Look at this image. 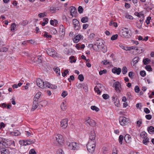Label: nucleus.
Returning a JSON list of instances; mask_svg holds the SVG:
<instances>
[{"mask_svg":"<svg viewBox=\"0 0 154 154\" xmlns=\"http://www.w3.org/2000/svg\"><path fill=\"white\" fill-rule=\"evenodd\" d=\"M95 141L89 140L87 144V149L89 152L92 153L94 152L95 147Z\"/></svg>","mask_w":154,"mask_h":154,"instance_id":"nucleus-1","label":"nucleus"},{"mask_svg":"<svg viewBox=\"0 0 154 154\" xmlns=\"http://www.w3.org/2000/svg\"><path fill=\"white\" fill-rule=\"evenodd\" d=\"M97 41L99 42L94 44L93 49L96 51H98L101 49V46L102 45V42H101L102 40L101 39H100V40H97Z\"/></svg>","mask_w":154,"mask_h":154,"instance_id":"nucleus-2","label":"nucleus"},{"mask_svg":"<svg viewBox=\"0 0 154 154\" xmlns=\"http://www.w3.org/2000/svg\"><path fill=\"white\" fill-rule=\"evenodd\" d=\"M86 124L87 125H89L92 127H95L96 125V122L92 119L90 118L89 117L86 118L85 119Z\"/></svg>","mask_w":154,"mask_h":154,"instance_id":"nucleus-3","label":"nucleus"},{"mask_svg":"<svg viewBox=\"0 0 154 154\" xmlns=\"http://www.w3.org/2000/svg\"><path fill=\"white\" fill-rule=\"evenodd\" d=\"M47 52L49 55L53 57H55L57 56V53L53 49L48 48L47 50Z\"/></svg>","mask_w":154,"mask_h":154,"instance_id":"nucleus-4","label":"nucleus"},{"mask_svg":"<svg viewBox=\"0 0 154 154\" xmlns=\"http://www.w3.org/2000/svg\"><path fill=\"white\" fill-rule=\"evenodd\" d=\"M126 30L123 31L121 33V36L125 38H129L131 37L130 33L129 32V30L128 28H125Z\"/></svg>","mask_w":154,"mask_h":154,"instance_id":"nucleus-5","label":"nucleus"},{"mask_svg":"<svg viewBox=\"0 0 154 154\" xmlns=\"http://www.w3.org/2000/svg\"><path fill=\"white\" fill-rule=\"evenodd\" d=\"M113 87L115 88V90L117 92H120L122 87L121 85L119 82H116L113 83Z\"/></svg>","mask_w":154,"mask_h":154,"instance_id":"nucleus-6","label":"nucleus"},{"mask_svg":"<svg viewBox=\"0 0 154 154\" xmlns=\"http://www.w3.org/2000/svg\"><path fill=\"white\" fill-rule=\"evenodd\" d=\"M112 100L114 101V103L116 106L117 107L119 106V101L116 95H115L112 96Z\"/></svg>","mask_w":154,"mask_h":154,"instance_id":"nucleus-7","label":"nucleus"},{"mask_svg":"<svg viewBox=\"0 0 154 154\" xmlns=\"http://www.w3.org/2000/svg\"><path fill=\"white\" fill-rule=\"evenodd\" d=\"M79 145L78 144L75 142H72L69 144V148L70 149H77L79 147Z\"/></svg>","mask_w":154,"mask_h":154,"instance_id":"nucleus-8","label":"nucleus"},{"mask_svg":"<svg viewBox=\"0 0 154 154\" xmlns=\"http://www.w3.org/2000/svg\"><path fill=\"white\" fill-rule=\"evenodd\" d=\"M127 118L124 116H120L119 118V123L122 126H125L127 122Z\"/></svg>","mask_w":154,"mask_h":154,"instance_id":"nucleus-9","label":"nucleus"},{"mask_svg":"<svg viewBox=\"0 0 154 154\" xmlns=\"http://www.w3.org/2000/svg\"><path fill=\"white\" fill-rule=\"evenodd\" d=\"M68 120L67 119H63L61 122L60 126L63 129L66 128L68 125Z\"/></svg>","mask_w":154,"mask_h":154,"instance_id":"nucleus-10","label":"nucleus"},{"mask_svg":"<svg viewBox=\"0 0 154 154\" xmlns=\"http://www.w3.org/2000/svg\"><path fill=\"white\" fill-rule=\"evenodd\" d=\"M37 85L39 87L42 88H44V83L40 79H38L36 80Z\"/></svg>","mask_w":154,"mask_h":154,"instance_id":"nucleus-11","label":"nucleus"},{"mask_svg":"<svg viewBox=\"0 0 154 154\" xmlns=\"http://www.w3.org/2000/svg\"><path fill=\"white\" fill-rule=\"evenodd\" d=\"M56 138V140L59 144H61L62 143H63L64 140L62 135L59 134H58Z\"/></svg>","mask_w":154,"mask_h":154,"instance_id":"nucleus-12","label":"nucleus"},{"mask_svg":"<svg viewBox=\"0 0 154 154\" xmlns=\"http://www.w3.org/2000/svg\"><path fill=\"white\" fill-rule=\"evenodd\" d=\"M70 15L72 16V17H70L72 18L73 16L75 17V15H75L77 13L76 9L74 7L72 6L70 9Z\"/></svg>","mask_w":154,"mask_h":154,"instance_id":"nucleus-13","label":"nucleus"},{"mask_svg":"<svg viewBox=\"0 0 154 154\" xmlns=\"http://www.w3.org/2000/svg\"><path fill=\"white\" fill-rule=\"evenodd\" d=\"M11 140L9 139H5L4 141H3L2 144L5 146L6 148H8V147L11 146Z\"/></svg>","mask_w":154,"mask_h":154,"instance_id":"nucleus-14","label":"nucleus"},{"mask_svg":"<svg viewBox=\"0 0 154 154\" xmlns=\"http://www.w3.org/2000/svg\"><path fill=\"white\" fill-rule=\"evenodd\" d=\"M112 72L114 74L116 73L117 75H119L121 72V69L120 68H117L116 67H114L112 69Z\"/></svg>","mask_w":154,"mask_h":154,"instance_id":"nucleus-15","label":"nucleus"},{"mask_svg":"<svg viewBox=\"0 0 154 154\" xmlns=\"http://www.w3.org/2000/svg\"><path fill=\"white\" fill-rule=\"evenodd\" d=\"M96 137L95 134L94 130L91 131L90 134V140L92 141H95Z\"/></svg>","mask_w":154,"mask_h":154,"instance_id":"nucleus-16","label":"nucleus"},{"mask_svg":"<svg viewBox=\"0 0 154 154\" xmlns=\"http://www.w3.org/2000/svg\"><path fill=\"white\" fill-rule=\"evenodd\" d=\"M35 142V140H28L26 141H24L23 145L26 146L27 145H30L34 143Z\"/></svg>","mask_w":154,"mask_h":154,"instance_id":"nucleus-17","label":"nucleus"},{"mask_svg":"<svg viewBox=\"0 0 154 154\" xmlns=\"http://www.w3.org/2000/svg\"><path fill=\"white\" fill-rule=\"evenodd\" d=\"M60 34L61 35V36L63 37L65 34V31L64 29L63 25L60 26V28L59 31Z\"/></svg>","mask_w":154,"mask_h":154,"instance_id":"nucleus-18","label":"nucleus"},{"mask_svg":"<svg viewBox=\"0 0 154 154\" xmlns=\"http://www.w3.org/2000/svg\"><path fill=\"white\" fill-rule=\"evenodd\" d=\"M125 140L127 143H129L131 141V138L128 134H126L125 137Z\"/></svg>","mask_w":154,"mask_h":154,"instance_id":"nucleus-19","label":"nucleus"},{"mask_svg":"<svg viewBox=\"0 0 154 154\" xmlns=\"http://www.w3.org/2000/svg\"><path fill=\"white\" fill-rule=\"evenodd\" d=\"M54 70L57 74V76H58L60 75V70L59 67L55 66L54 68Z\"/></svg>","mask_w":154,"mask_h":154,"instance_id":"nucleus-20","label":"nucleus"},{"mask_svg":"<svg viewBox=\"0 0 154 154\" xmlns=\"http://www.w3.org/2000/svg\"><path fill=\"white\" fill-rule=\"evenodd\" d=\"M81 35H77L74 39L73 41L75 43H77L81 38Z\"/></svg>","mask_w":154,"mask_h":154,"instance_id":"nucleus-21","label":"nucleus"},{"mask_svg":"<svg viewBox=\"0 0 154 154\" xmlns=\"http://www.w3.org/2000/svg\"><path fill=\"white\" fill-rule=\"evenodd\" d=\"M147 130L149 133L151 134V133L154 134V127L152 126L149 127L147 128Z\"/></svg>","mask_w":154,"mask_h":154,"instance_id":"nucleus-22","label":"nucleus"},{"mask_svg":"<svg viewBox=\"0 0 154 154\" xmlns=\"http://www.w3.org/2000/svg\"><path fill=\"white\" fill-rule=\"evenodd\" d=\"M102 51L103 53H106L107 51V48L102 43V45L101 46V49H100Z\"/></svg>","mask_w":154,"mask_h":154,"instance_id":"nucleus-23","label":"nucleus"},{"mask_svg":"<svg viewBox=\"0 0 154 154\" xmlns=\"http://www.w3.org/2000/svg\"><path fill=\"white\" fill-rule=\"evenodd\" d=\"M89 21V18L88 17L85 16L83 17L81 19V22L83 23H85Z\"/></svg>","mask_w":154,"mask_h":154,"instance_id":"nucleus-24","label":"nucleus"},{"mask_svg":"<svg viewBox=\"0 0 154 154\" xmlns=\"http://www.w3.org/2000/svg\"><path fill=\"white\" fill-rule=\"evenodd\" d=\"M11 134L12 135L15 136L19 135L20 134V132L18 130H15L14 131H12L11 132Z\"/></svg>","mask_w":154,"mask_h":154,"instance_id":"nucleus-25","label":"nucleus"},{"mask_svg":"<svg viewBox=\"0 0 154 154\" xmlns=\"http://www.w3.org/2000/svg\"><path fill=\"white\" fill-rule=\"evenodd\" d=\"M73 23L74 25V26L78 25H80L79 22L76 19H74L73 20Z\"/></svg>","mask_w":154,"mask_h":154,"instance_id":"nucleus-26","label":"nucleus"},{"mask_svg":"<svg viewBox=\"0 0 154 154\" xmlns=\"http://www.w3.org/2000/svg\"><path fill=\"white\" fill-rule=\"evenodd\" d=\"M33 103L31 109V111H34L38 107V104L36 103Z\"/></svg>","mask_w":154,"mask_h":154,"instance_id":"nucleus-27","label":"nucleus"},{"mask_svg":"<svg viewBox=\"0 0 154 154\" xmlns=\"http://www.w3.org/2000/svg\"><path fill=\"white\" fill-rule=\"evenodd\" d=\"M147 136V134L145 131H143L140 134V137L143 138H145Z\"/></svg>","mask_w":154,"mask_h":154,"instance_id":"nucleus-28","label":"nucleus"},{"mask_svg":"<svg viewBox=\"0 0 154 154\" xmlns=\"http://www.w3.org/2000/svg\"><path fill=\"white\" fill-rule=\"evenodd\" d=\"M143 62L145 65H147L150 63V60L149 59L146 58L143 60Z\"/></svg>","mask_w":154,"mask_h":154,"instance_id":"nucleus-29","label":"nucleus"},{"mask_svg":"<svg viewBox=\"0 0 154 154\" xmlns=\"http://www.w3.org/2000/svg\"><path fill=\"white\" fill-rule=\"evenodd\" d=\"M75 57L74 56H72L69 57L70 62L72 63H75L76 61V60L74 59Z\"/></svg>","mask_w":154,"mask_h":154,"instance_id":"nucleus-30","label":"nucleus"},{"mask_svg":"<svg viewBox=\"0 0 154 154\" xmlns=\"http://www.w3.org/2000/svg\"><path fill=\"white\" fill-rule=\"evenodd\" d=\"M124 139V136L122 135H120L119 136V143H120L121 144H122V141Z\"/></svg>","mask_w":154,"mask_h":154,"instance_id":"nucleus-31","label":"nucleus"},{"mask_svg":"<svg viewBox=\"0 0 154 154\" xmlns=\"http://www.w3.org/2000/svg\"><path fill=\"white\" fill-rule=\"evenodd\" d=\"M139 58L138 57H135L133 59V62L134 64H136L139 61Z\"/></svg>","mask_w":154,"mask_h":154,"instance_id":"nucleus-32","label":"nucleus"},{"mask_svg":"<svg viewBox=\"0 0 154 154\" xmlns=\"http://www.w3.org/2000/svg\"><path fill=\"white\" fill-rule=\"evenodd\" d=\"M122 74L124 75L127 72V69L126 66H125L122 68Z\"/></svg>","mask_w":154,"mask_h":154,"instance_id":"nucleus-33","label":"nucleus"},{"mask_svg":"<svg viewBox=\"0 0 154 154\" xmlns=\"http://www.w3.org/2000/svg\"><path fill=\"white\" fill-rule=\"evenodd\" d=\"M91 108L92 110H95L97 112H98L99 110V108L95 106H92Z\"/></svg>","mask_w":154,"mask_h":154,"instance_id":"nucleus-34","label":"nucleus"},{"mask_svg":"<svg viewBox=\"0 0 154 154\" xmlns=\"http://www.w3.org/2000/svg\"><path fill=\"white\" fill-rule=\"evenodd\" d=\"M48 88L52 89H55L57 88V86L56 85H53L50 84V85L48 86Z\"/></svg>","mask_w":154,"mask_h":154,"instance_id":"nucleus-35","label":"nucleus"},{"mask_svg":"<svg viewBox=\"0 0 154 154\" xmlns=\"http://www.w3.org/2000/svg\"><path fill=\"white\" fill-rule=\"evenodd\" d=\"M145 69L148 71H152V68L149 65H146L145 66Z\"/></svg>","mask_w":154,"mask_h":154,"instance_id":"nucleus-36","label":"nucleus"},{"mask_svg":"<svg viewBox=\"0 0 154 154\" xmlns=\"http://www.w3.org/2000/svg\"><path fill=\"white\" fill-rule=\"evenodd\" d=\"M78 79L81 81L82 82L84 80V77L82 74L79 75L78 76Z\"/></svg>","mask_w":154,"mask_h":154,"instance_id":"nucleus-37","label":"nucleus"},{"mask_svg":"<svg viewBox=\"0 0 154 154\" xmlns=\"http://www.w3.org/2000/svg\"><path fill=\"white\" fill-rule=\"evenodd\" d=\"M136 48V46H133L131 47H127V49H126L125 50L126 51H130L132 50H134L135 49V48Z\"/></svg>","mask_w":154,"mask_h":154,"instance_id":"nucleus-38","label":"nucleus"},{"mask_svg":"<svg viewBox=\"0 0 154 154\" xmlns=\"http://www.w3.org/2000/svg\"><path fill=\"white\" fill-rule=\"evenodd\" d=\"M149 138L147 137H146V138H144L143 141V143L145 145H146L149 142Z\"/></svg>","mask_w":154,"mask_h":154,"instance_id":"nucleus-39","label":"nucleus"},{"mask_svg":"<svg viewBox=\"0 0 154 154\" xmlns=\"http://www.w3.org/2000/svg\"><path fill=\"white\" fill-rule=\"evenodd\" d=\"M78 10L80 14H81L83 13V9L82 6H80L79 7Z\"/></svg>","mask_w":154,"mask_h":154,"instance_id":"nucleus-40","label":"nucleus"},{"mask_svg":"<svg viewBox=\"0 0 154 154\" xmlns=\"http://www.w3.org/2000/svg\"><path fill=\"white\" fill-rule=\"evenodd\" d=\"M16 26V25L14 23H12L11 26V31H14L15 28Z\"/></svg>","mask_w":154,"mask_h":154,"instance_id":"nucleus-41","label":"nucleus"},{"mask_svg":"<svg viewBox=\"0 0 154 154\" xmlns=\"http://www.w3.org/2000/svg\"><path fill=\"white\" fill-rule=\"evenodd\" d=\"M107 72V71L106 69H104L103 70H100L99 72V74L100 75H102L103 74H105Z\"/></svg>","mask_w":154,"mask_h":154,"instance_id":"nucleus-42","label":"nucleus"},{"mask_svg":"<svg viewBox=\"0 0 154 154\" xmlns=\"http://www.w3.org/2000/svg\"><path fill=\"white\" fill-rule=\"evenodd\" d=\"M118 37V35L117 34H115L113 35L111 37V39L112 40H114L116 39Z\"/></svg>","mask_w":154,"mask_h":154,"instance_id":"nucleus-43","label":"nucleus"},{"mask_svg":"<svg viewBox=\"0 0 154 154\" xmlns=\"http://www.w3.org/2000/svg\"><path fill=\"white\" fill-rule=\"evenodd\" d=\"M8 51V48L6 47H3L0 49V51L2 52H6Z\"/></svg>","mask_w":154,"mask_h":154,"instance_id":"nucleus-44","label":"nucleus"},{"mask_svg":"<svg viewBox=\"0 0 154 154\" xmlns=\"http://www.w3.org/2000/svg\"><path fill=\"white\" fill-rule=\"evenodd\" d=\"M94 90L95 92H97L98 94H100L101 91L97 86H96L95 87Z\"/></svg>","mask_w":154,"mask_h":154,"instance_id":"nucleus-45","label":"nucleus"},{"mask_svg":"<svg viewBox=\"0 0 154 154\" xmlns=\"http://www.w3.org/2000/svg\"><path fill=\"white\" fill-rule=\"evenodd\" d=\"M102 97L105 100L107 99L109 97V95L106 94H103L102 95Z\"/></svg>","mask_w":154,"mask_h":154,"instance_id":"nucleus-46","label":"nucleus"},{"mask_svg":"<svg viewBox=\"0 0 154 154\" xmlns=\"http://www.w3.org/2000/svg\"><path fill=\"white\" fill-rule=\"evenodd\" d=\"M42 93L41 92H39L38 93H37L35 95L34 97L39 99V97H40Z\"/></svg>","mask_w":154,"mask_h":154,"instance_id":"nucleus-47","label":"nucleus"},{"mask_svg":"<svg viewBox=\"0 0 154 154\" xmlns=\"http://www.w3.org/2000/svg\"><path fill=\"white\" fill-rule=\"evenodd\" d=\"M50 10L52 13H55L56 12V8L54 7H51L50 8Z\"/></svg>","mask_w":154,"mask_h":154,"instance_id":"nucleus-48","label":"nucleus"},{"mask_svg":"<svg viewBox=\"0 0 154 154\" xmlns=\"http://www.w3.org/2000/svg\"><path fill=\"white\" fill-rule=\"evenodd\" d=\"M127 96L130 100H132V96L130 92H127Z\"/></svg>","mask_w":154,"mask_h":154,"instance_id":"nucleus-49","label":"nucleus"},{"mask_svg":"<svg viewBox=\"0 0 154 154\" xmlns=\"http://www.w3.org/2000/svg\"><path fill=\"white\" fill-rule=\"evenodd\" d=\"M65 107L66 106L65 105L64 103L63 102L61 105V109L63 111L65 110L66 109Z\"/></svg>","mask_w":154,"mask_h":154,"instance_id":"nucleus-50","label":"nucleus"},{"mask_svg":"<svg viewBox=\"0 0 154 154\" xmlns=\"http://www.w3.org/2000/svg\"><path fill=\"white\" fill-rule=\"evenodd\" d=\"M28 23V22L27 20H24L20 23V24L22 26H25Z\"/></svg>","mask_w":154,"mask_h":154,"instance_id":"nucleus-51","label":"nucleus"},{"mask_svg":"<svg viewBox=\"0 0 154 154\" xmlns=\"http://www.w3.org/2000/svg\"><path fill=\"white\" fill-rule=\"evenodd\" d=\"M68 70L67 69L65 70L64 72L62 73V75L63 77H65L69 72Z\"/></svg>","mask_w":154,"mask_h":154,"instance_id":"nucleus-52","label":"nucleus"},{"mask_svg":"<svg viewBox=\"0 0 154 154\" xmlns=\"http://www.w3.org/2000/svg\"><path fill=\"white\" fill-rule=\"evenodd\" d=\"M44 36L46 37L47 38H51L52 37V35H48V33L47 32H45V33L44 34Z\"/></svg>","mask_w":154,"mask_h":154,"instance_id":"nucleus-53","label":"nucleus"},{"mask_svg":"<svg viewBox=\"0 0 154 154\" xmlns=\"http://www.w3.org/2000/svg\"><path fill=\"white\" fill-rule=\"evenodd\" d=\"M140 75L142 77H144L146 75V72L145 71H141L140 72Z\"/></svg>","mask_w":154,"mask_h":154,"instance_id":"nucleus-54","label":"nucleus"},{"mask_svg":"<svg viewBox=\"0 0 154 154\" xmlns=\"http://www.w3.org/2000/svg\"><path fill=\"white\" fill-rule=\"evenodd\" d=\"M68 94V93L67 91H63V92L61 96H62L63 97H66Z\"/></svg>","mask_w":154,"mask_h":154,"instance_id":"nucleus-55","label":"nucleus"},{"mask_svg":"<svg viewBox=\"0 0 154 154\" xmlns=\"http://www.w3.org/2000/svg\"><path fill=\"white\" fill-rule=\"evenodd\" d=\"M64 54L66 55H69L70 54V51L69 50L66 48L64 50Z\"/></svg>","mask_w":154,"mask_h":154,"instance_id":"nucleus-56","label":"nucleus"},{"mask_svg":"<svg viewBox=\"0 0 154 154\" xmlns=\"http://www.w3.org/2000/svg\"><path fill=\"white\" fill-rule=\"evenodd\" d=\"M102 62L103 63V64L104 65H106L109 63V62L107 60H105L103 61H102Z\"/></svg>","mask_w":154,"mask_h":154,"instance_id":"nucleus-57","label":"nucleus"},{"mask_svg":"<svg viewBox=\"0 0 154 154\" xmlns=\"http://www.w3.org/2000/svg\"><path fill=\"white\" fill-rule=\"evenodd\" d=\"M151 19V17L150 16L148 17H147L146 22V24L147 25L149 24V23L150 20Z\"/></svg>","mask_w":154,"mask_h":154,"instance_id":"nucleus-58","label":"nucleus"},{"mask_svg":"<svg viewBox=\"0 0 154 154\" xmlns=\"http://www.w3.org/2000/svg\"><path fill=\"white\" fill-rule=\"evenodd\" d=\"M134 90L136 93H138L139 92L140 89L138 86H135Z\"/></svg>","mask_w":154,"mask_h":154,"instance_id":"nucleus-59","label":"nucleus"},{"mask_svg":"<svg viewBox=\"0 0 154 154\" xmlns=\"http://www.w3.org/2000/svg\"><path fill=\"white\" fill-rule=\"evenodd\" d=\"M57 154H64V153L62 149H59L57 151Z\"/></svg>","mask_w":154,"mask_h":154,"instance_id":"nucleus-60","label":"nucleus"},{"mask_svg":"<svg viewBox=\"0 0 154 154\" xmlns=\"http://www.w3.org/2000/svg\"><path fill=\"white\" fill-rule=\"evenodd\" d=\"M75 78L73 75H71L70 76V78H69L68 79L69 81L70 82H71V80H74Z\"/></svg>","mask_w":154,"mask_h":154,"instance_id":"nucleus-61","label":"nucleus"},{"mask_svg":"<svg viewBox=\"0 0 154 154\" xmlns=\"http://www.w3.org/2000/svg\"><path fill=\"white\" fill-rule=\"evenodd\" d=\"M95 35L93 33H91L90 34L89 38L91 40H92L94 37Z\"/></svg>","mask_w":154,"mask_h":154,"instance_id":"nucleus-62","label":"nucleus"},{"mask_svg":"<svg viewBox=\"0 0 154 154\" xmlns=\"http://www.w3.org/2000/svg\"><path fill=\"white\" fill-rule=\"evenodd\" d=\"M29 154H36V153L34 149H32L30 150Z\"/></svg>","mask_w":154,"mask_h":154,"instance_id":"nucleus-63","label":"nucleus"},{"mask_svg":"<svg viewBox=\"0 0 154 154\" xmlns=\"http://www.w3.org/2000/svg\"><path fill=\"white\" fill-rule=\"evenodd\" d=\"M144 111L146 114H148L150 112V110L147 108H144Z\"/></svg>","mask_w":154,"mask_h":154,"instance_id":"nucleus-64","label":"nucleus"}]
</instances>
